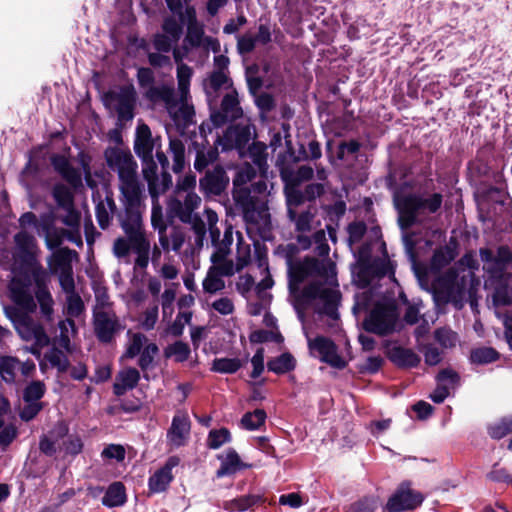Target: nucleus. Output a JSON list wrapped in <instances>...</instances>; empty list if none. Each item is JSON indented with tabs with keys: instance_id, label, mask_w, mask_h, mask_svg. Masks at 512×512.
I'll return each mask as SVG.
<instances>
[{
	"instance_id": "obj_29",
	"label": "nucleus",
	"mask_w": 512,
	"mask_h": 512,
	"mask_svg": "<svg viewBox=\"0 0 512 512\" xmlns=\"http://www.w3.org/2000/svg\"><path fill=\"white\" fill-rule=\"evenodd\" d=\"M142 162V174L143 178L146 180L148 184L149 193L152 197L158 195L157 185H158V174H157V164L154 161L153 156L141 159Z\"/></svg>"
},
{
	"instance_id": "obj_3",
	"label": "nucleus",
	"mask_w": 512,
	"mask_h": 512,
	"mask_svg": "<svg viewBox=\"0 0 512 512\" xmlns=\"http://www.w3.org/2000/svg\"><path fill=\"white\" fill-rule=\"evenodd\" d=\"M443 203L441 193H433L424 198L419 194L410 193L395 199V207L398 211V223L401 229L406 230L417 223V216L421 212L437 213Z\"/></svg>"
},
{
	"instance_id": "obj_50",
	"label": "nucleus",
	"mask_w": 512,
	"mask_h": 512,
	"mask_svg": "<svg viewBox=\"0 0 512 512\" xmlns=\"http://www.w3.org/2000/svg\"><path fill=\"white\" fill-rule=\"evenodd\" d=\"M225 283L221 276L212 272L209 268L206 278L203 280V289L205 292L213 294L224 289Z\"/></svg>"
},
{
	"instance_id": "obj_64",
	"label": "nucleus",
	"mask_w": 512,
	"mask_h": 512,
	"mask_svg": "<svg viewBox=\"0 0 512 512\" xmlns=\"http://www.w3.org/2000/svg\"><path fill=\"white\" fill-rule=\"evenodd\" d=\"M27 405H25L22 410L20 411V418L25 421H31L33 420L39 412L42 410V404L39 402H26Z\"/></svg>"
},
{
	"instance_id": "obj_39",
	"label": "nucleus",
	"mask_w": 512,
	"mask_h": 512,
	"mask_svg": "<svg viewBox=\"0 0 512 512\" xmlns=\"http://www.w3.org/2000/svg\"><path fill=\"white\" fill-rule=\"evenodd\" d=\"M281 176L285 182L284 193L287 206L298 207L302 205L306 201L303 191L297 189V186H292V184L288 181V176L286 173L282 172Z\"/></svg>"
},
{
	"instance_id": "obj_51",
	"label": "nucleus",
	"mask_w": 512,
	"mask_h": 512,
	"mask_svg": "<svg viewBox=\"0 0 512 512\" xmlns=\"http://www.w3.org/2000/svg\"><path fill=\"white\" fill-rule=\"evenodd\" d=\"M487 479L496 483H505L512 486V474L504 467H499L498 463L492 466V469L486 475Z\"/></svg>"
},
{
	"instance_id": "obj_59",
	"label": "nucleus",
	"mask_w": 512,
	"mask_h": 512,
	"mask_svg": "<svg viewBox=\"0 0 512 512\" xmlns=\"http://www.w3.org/2000/svg\"><path fill=\"white\" fill-rule=\"evenodd\" d=\"M85 309L84 302L81 297L74 293L67 298V313L72 317H79Z\"/></svg>"
},
{
	"instance_id": "obj_12",
	"label": "nucleus",
	"mask_w": 512,
	"mask_h": 512,
	"mask_svg": "<svg viewBox=\"0 0 512 512\" xmlns=\"http://www.w3.org/2000/svg\"><path fill=\"white\" fill-rule=\"evenodd\" d=\"M123 329L118 317L107 311H98L93 314V330L97 340L102 344H110L116 335Z\"/></svg>"
},
{
	"instance_id": "obj_9",
	"label": "nucleus",
	"mask_w": 512,
	"mask_h": 512,
	"mask_svg": "<svg viewBox=\"0 0 512 512\" xmlns=\"http://www.w3.org/2000/svg\"><path fill=\"white\" fill-rule=\"evenodd\" d=\"M424 496L411 488V482L403 481L389 497L385 509L388 512H404L421 506Z\"/></svg>"
},
{
	"instance_id": "obj_18",
	"label": "nucleus",
	"mask_w": 512,
	"mask_h": 512,
	"mask_svg": "<svg viewBox=\"0 0 512 512\" xmlns=\"http://www.w3.org/2000/svg\"><path fill=\"white\" fill-rule=\"evenodd\" d=\"M53 169L74 189L82 187V175L80 171L74 168L69 160L61 154H53L50 157Z\"/></svg>"
},
{
	"instance_id": "obj_34",
	"label": "nucleus",
	"mask_w": 512,
	"mask_h": 512,
	"mask_svg": "<svg viewBox=\"0 0 512 512\" xmlns=\"http://www.w3.org/2000/svg\"><path fill=\"white\" fill-rule=\"evenodd\" d=\"M191 349L190 346L181 340L175 341L172 344H169L164 349V357L171 358L174 357V361L177 363H183L187 361L190 357Z\"/></svg>"
},
{
	"instance_id": "obj_53",
	"label": "nucleus",
	"mask_w": 512,
	"mask_h": 512,
	"mask_svg": "<svg viewBox=\"0 0 512 512\" xmlns=\"http://www.w3.org/2000/svg\"><path fill=\"white\" fill-rule=\"evenodd\" d=\"M314 175L313 168L308 165L300 166L294 174H289L288 181L292 186H299L302 182L312 179Z\"/></svg>"
},
{
	"instance_id": "obj_22",
	"label": "nucleus",
	"mask_w": 512,
	"mask_h": 512,
	"mask_svg": "<svg viewBox=\"0 0 512 512\" xmlns=\"http://www.w3.org/2000/svg\"><path fill=\"white\" fill-rule=\"evenodd\" d=\"M140 380V373L134 367L126 368L120 371L113 384V393L117 396H123L128 390L134 389Z\"/></svg>"
},
{
	"instance_id": "obj_54",
	"label": "nucleus",
	"mask_w": 512,
	"mask_h": 512,
	"mask_svg": "<svg viewBox=\"0 0 512 512\" xmlns=\"http://www.w3.org/2000/svg\"><path fill=\"white\" fill-rule=\"evenodd\" d=\"M204 37L203 25L198 23L195 25L187 26V34L185 41L188 42L192 47H199Z\"/></svg>"
},
{
	"instance_id": "obj_31",
	"label": "nucleus",
	"mask_w": 512,
	"mask_h": 512,
	"mask_svg": "<svg viewBox=\"0 0 512 512\" xmlns=\"http://www.w3.org/2000/svg\"><path fill=\"white\" fill-rule=\"evenodd\" d=\"M267 419L264 409L257 408L252 412H246L240 421L241 427L248 431L260 429Z\"/></svg>"
},
{
	"instance_id": "obj_36",
	"label": "nucleus",
	"mask_w": 512,
	"mask_h": 512,
	"mask_svg": "<svg viewBox=\"0 0 512 512\" xmlns=\"http://www.w3.org/2000/svg\"><path fill=\"white\" fill-rule=\"evenodd\" d=\"M485 154L484 148L479 149L475 159L468 163L469 171L476 177H485L490 174L491 167Z\"/></svg>"
},
{
	"instance_id": "obj_37",
	"label": "nucleus",
	"mask_w": 512,
	"mask_h": 512,
	"mask_svg": "<svg viewBox=\"0 0 512 512\" xmlns=\"http://www.w3.org/2000/svg\"><path fill=\"white\" fill-rule=\"evenodd\" d=\"M173 479V475H169L163 470L158 469L148 479L149 492L152 494L165 492Z\"/></svg>"
},
{
	"instance_id": "obj_49",
	"label": "nucleus",
	"mask_w": 512,
	"mask_h": 512,
	"mask_svg": "<svg viewBox=\"0 0 512 512\" xmlns=\"http://www.w3.org/2000/svg\"><path fill=\"white\" fill-rule=\"evenodd\" d=\"M348 242L349 244H355L362 240L367 232V225L364 221H354L348 224Z\"/></svg>"
},
{
	"instance_id": "obj_24",
	"label": "nucleus",
	"mask_w": 512,
	"mask_h": 512,
	"mask_svg": "<svg viewBox=\"0 0 512 512\" xmlns=\"http://www.w3.org/2000/svg\"><path fill=\"white\" fill-rule=\"evenodd\" d=\"M190 427L191 423L188 416L175 415L167 432V437L173 445L177 447L182 446L186 436L190 432Z\"/></svg>"
},
{
	"instance_id": "obj_35",
	"label": "nucleus",
	"mask_w": 512,
	"mask_h": 512,
	"mask_svg": "<svg viewBox=\"0 0 512 512\" xmlns=\"http://www.w3.org/2000/svg\"><path fill=\"white\" fill-rule=\"evenodd\" d=\"M169 150L173 155L172 170L174 173H181L185 167V146L179 138H171Z\"/></svg>"
},
{
	"instance_id": "obj_38",
	"label": "nucleus",
	"mask_w": 512,
	"mask_h": 512,
	"mask_svg": "<svg viewBox=\"0 0 512 512\" xmlns=\"http://www.w3.org/2000/svg\"><path fill=\"white\" fill-rule=\"evenodd\" d=\"M52 196L57 205L62 208H72L74 205V195L72 191L63 183H56L52 188Z\"/></svg>"
},
{
	"instance_id": "obj_13",
	"label": "nucleus",
	"mask_w": 512,
	"mask_h": 512,
	"mask_svg": "<svg viewBox=\"0 0 512 512\" xmlns=\"http://www.w3.org/2000/svg\"><path fill=\"white\" fill-rule=\"evenodd\" d=\"M229 177L220 164L207 170L199 180V190L205 197L220 196L229 186Z\"/></svg>"
},
{
	"instance_id": "obj_30",
	"label": "nucleus",
	"mask_w": 512,
	"mask_h": 512,
	"mask_svg": "<svg viewBox=\"0 0 512 512\" xmlns=\"http://www.w3.org/2000/svg\"><path fill=\"white\" fill-rule=\"evenodd\" d=\"M500 359V353L493 347H478L470 351L469 360L472 364L486 365Z\"/></svg>"
},
{
	"instance_id": "obj_16",
	"label": "nucleus",
	"mask_w": 512,
	"mask_h": 512,
	"mask_svg": "<svg viewBox=\"0 0 512 512\" xmlns=\"http://www.w3.org/2000/svg\"><path fill=\"white\" fill-rule=\"evenodd\" d=\"M73 255H77L76 251L67 247L55 254V264L61 269L59 275L60 286L65 293L70 295L75 293V282L71 266Z\"/></svg>"
},
{
	"instance_id": "obj_40",
	"label": "nucleus",
	"mask_w": 512,
	"mask_h": 512,
	"mask_svg": "<svg viewBox=\"0 0 512 512\" xmlns=\"http://www.w3.org/2000/svg\"><path fill=\"white\" fill-rule=\"evenodd\" d=\"M242 366L238 358H215L211 370L223 374L236 373Z\"/></svg>"
},
{
	"instance_id": "obj_48",
	"label": "nucleus",
	"mask_w": 512,
	"mask_h": 512,
	"mask_svg": "<svg viewBox=\"0 0 512 512\" xmlns=\"http://www.w3.org/2000/svg\"><path fill=\"white\" fill-rule=\"evenodd\" d=\"M200 203H201V198L196 193L189 192V193H187L183 204L181 201H179L177 199L174 201V210L180 214L181 211L183 210V206H184L187 215H189L192 211H194L196 208H198Z\"/></svg>"
},
{
	"instance_id": "obj_28",
	"label": "nucleus",
	"mask_w": 512,
	"mask_h": 512,
	"mask_svg": "<svg viewBox=\"0 0 512 512\" xmlns=\"http://www.w3.org/2000/svg\"><path fill=\"white\" fill-rule=\"evenodd\" d=\"M296 368V359L290 352H284L281 355L271 358L267 362L268 371L277 375H283L293 371Z\"/></svg>"
},
{
	"instance_id": "obj_8",
	"label": "nucleus",
	"mask_w": 512,
	"mask_h": 512,
	"mask_svg": "<svg viewBox=\"0 0 512 512\" xmlns=\"http://www.w3.org/2000/svg\"><path fill=\"white\" fill-rule=\"evenodd\" d=\"M301 298L310 302L317 298L323 300V313L332 319L338 318V305L341 300V294L337 290L324 288L319 281H313L306 285L301 293Z\"/></svg>"
},
{
	"instance_id": "obj_17",
	"label": "nucleus",
	"mask_w": 512,
	"mask_h": 512,
	"mask_svg": "<svg viewBox=\"0 0 512 512\" xmlns=\"http://www.w3.org/2000/svg\"><path fill=\"white\" fill-rule=\"evenodd\" d=\"M19 336L25 341H35L37 347H44L50 343V339L44 327L36 322L31 316L27 317L17 328Z\"/></svg>"
},
{
	"instance_id": "obj_6",
	"label": "nucleus",
	"mask_w": 512,
	"mask_h": 512,
	"mask_svg": "<svg viewBox=\"0 0 512 512\" xmlns=\"http://www.w3.org/2000/svg\"><path fill=\"white\" fill-rule=\"evenodd\" d=\"M397 319L398 311L394 302H378L363 320L362 326L366 332L387 336L394 332Z\"/></svg>"
},
{
	"instance_id": "obj_46",
	"label": "nucleus",
	"mask_w": 512,
	"mask_h": 512,
	"mask_svg": "<svg viewBox=\"0 0 512 512\" xmlns=\"http://www.w3.org/2000/svg\"><path fill=\"white\" fill-rule=\"evenodd\" d=\"M45 391L46 387L42 381H32L23 391V400L25 402H38L44 396Z\"/></svg>"
},
{
	"instance_id": "obj_55",
	"label": "nucleus",
	"mask_w": 512,
	"mask_h": 512,
	"mask_svg": "<svg viewBox=\"0 0 512 512\" xmlns=\"http://www.w3.org/2000/svg\"><path fill=\"white\" fill-rule=\"evenodd\" d=\"M17 307L14 306H8L5 308V313L7 317L11 320V322L14 325V328H17L27 317H29V313H32L33 311H29L27 309H24L18 305Z\"/></svg>"
},
{
	"instance_id": "obj_63",
	"label": "nucleus",
	"mask_w": 512,
	"mask_h": 512,
	"mask_svg": "<svg viewBox=\"0 0 512 512\" xmlns=\"http://www.w3.org/2000/svg\"><path fill=\"white\" fill-rule=\"evenodd\" d=\"M383 363L384 360L381 356H370L367 358L366 363L359 367V372L375 374L381 369Z\"/></svg>"
},
{
	"instance_id": "obj_15",
	"label": "nucleus",
	"mask_w": 512,
	"mask_h": 512,
	"mask_svg": "<svg viewBox=\"0 0 512 512\" xmlns=\"http://www.w3.org/2000/svg\"><path fill=\"white\" fill-rule=\"evenodd\" d=\"M251 139L250 125L235 124L229 126L223 134L218 136L215 144L220 145L223 151L244 149Z\"/></svg>"
},
{
	"instance_id": "obj_61",
	"label": "nucleus",
	"mask_w": 512,
	"mask_h": 512,
	"mask_svg": "<svg viewBox=\"0 0 512 512\" xmlns=\"http://www.w3.org/2000/svg\"><path fill=\"white\" fill-rule=\"evenodd\" d=\"M229 77L223 71H212L208 78V85L206 87L210 88L213 92H217L229 81ZM207 93H209L206 90Z\"/></svg>"
},
{
	"instance_id": "obj_23",
	"label": "nucleus",
	"mask_w": 512,
	"mask_h": 512,
	"mask_svg": "<svg viewBox=\"0 0 512 512\" xmlns=\"http://www.w3.org/2000/svg\"><path fill=\"white\" fill-rule=\"evenodd\" d=\"M221 460L220 467L216 471L217 478H223L228 475H233L237 471L246 469L249 467L248 464L243 463L234 448H229L226 451V456H218Z\"/></svg>"
},
{
	"instance_id": "obj_2",
	"label": "nucleus",
	"mask_w": 512,
	"mask_h": 512,
	"mask_svg": "<svg viewBox=\"0 0 512 512\" xmlns=\"http://www.w3.org/2000/svg\"><path fill=\"white\" fill-rule=\"evenodd\" d=\"M104 158L110 169H117L125 212L140 209L142 188L137 178L138 165L130 150L108 147Z\"/></svg>"
},
{
	"instance_id": "obj_7",
	"label": "nucleus",
	"mask_w": 512,
	"mask_h": 512,
	"mask_svg": "<svg viewBox=\"0 0 512 512\" xmlns=\"http://www.w3.org/2000/svg\"><path fill=\"white\" fill-rule=\"evenodd\" d=\"M334 264H325L323 261L306 256L302 261L292 264L289 268V289L293 291L297 289L304 280L310 276L327 277L329 269H333Z\"/></svg>"
},
{
	"instance_id": "obj_4",
	"label": "nucleus",
	"mask_w": 512,
	"mask_h": 512,
	"mask_svg": "<svg viewBox=\"0 0 512 512\" xmlns=\"http://www.w3.org/2000/svg\"><path fill=\"white\" fill-rule=\"evenodd\" d=\"M434 300L437 304L453 303L456 307L462 306L466 291L465 276L459 277L458 272L450 268L438 276L431 284Z\"/></svg>"
},
{
	"instance_id": "obj_45",
	"label": "nucleus",
	"mask_w": 512,
	"mask_h": 512,
	"mask_svg": "<svg viewBox=\"0 0 512 512\" xmlns=\"http://www.w3.org/2000/svg\"><path fill=\"white\" fill-rule=\"evenodd\" d=\"M158 353L159 347L156 343L147 344L139 354L140 357L138 359V366L140 369L142 371L148 370L152 366L154 358L158 355Z\"/></svg>"
},
{
	"instance_id": "obj_41",
	"label": "nucleus",
	"mask_w": 512,
	"mask_h": 512,
	"mask_svg": "<svg viewBox=\"0 0 512 512\" xmlns=\"http://www.w3.org/2000/svg\"><path fill=\"white\" fill-rule=\"evenodd\" d=\"M488 435L495 440H500L512 433V417H503L498 422L487 428Z\"/></svg>"
},
{
	"instance_id": "obj_1",
	"label": "nucleus",
	"mask_w": 512,
	"mask_h": 512,
	"mask_svg": "<svg viewBox=\"0 0 512 512\" xmlns=\"http://www.w3.org/2000/svg\"><path fill=\"white\" fill-rule=\"evenodd\" d=\"M14 273L15 275L9 284L11 300L24 309L35 311L36 303L30 293V286L34 283L35 289H37L48 284L50 281L49 272L43 268L31 252H26L20 255Z\"/></svg>"
},
{
	"instance_id": "obj_33",
	"label": "nucleus",
	"mask_w": 512,
	"mask_h": 512,
	"mask_svg": "<svg viewBox=\"0 0 512 512\" xmlns=\"http://www.w3.org/2000/svg\"><path fill=\"white\" fill-rule=\"evenodd\" d=\"M35 298L39 303L42 315L50 320L53 314V298L49 291L48 284L34 290Z\"/></svg>"
},
{
	"instance_id": "obj_27",
	"label": "nucleus",
	"mask_w": 512,
	"mask_h": 512,
	"mask_svg": "<svg viewBox=\"0 0 512 512\" xmlns=\"http://www.w3.org/2000/svg\"><path fill=\"white\" fill-rule=\"evenodd\" d=\"M264 501L263 497L255 494L241 495L223 502V509L229 512H243Z\"/></svg>"
},
{
	"instance_id": "obj_56",
	"label": "nucleus",
	"mask_w": 512,
	"mask_h": 512,
	"mask_svg": "<svg viewBox=\"0 0 512 512\" xmlns=\"http://www.w3.org/2000/svg\"><path fill=\"white\" fill-rule=\"evenodd\" d=\"M163 31L171 36L173 41H178L183 33L182 24L173 17H167L162 24Z\"/></svg>"
},
{
	"instance_id": "obj_43",
	"label": "nucleus",
	"mask_w": 512,
	"mask_h": 512,
	"mask_svg": "<svg viewBox=\"0 0 512 512\" xmlns=\"http://www.w3.org/2000/svg\"><path fill=\"white\" fill-rule=\"evenodd\" d=\"M378 507V498L375 496H364L351 503L344 512H375Z\"/></svg>"
},
{
	"instance_id": "obj_60",
	"label": "nucleus",
	"mask_w": 512,
	"mask_h": 512,
	"mask_svg": "<svg viewBox=\"0 0 512 512\" xmlns=\"http://www.w3.org/2000/svg\"><path fill=\"white\" fill-rule=\"evenodd\" d=\"M192 73V69L185 64H182L177 69L178 88L182 94L188 91Z\"/></svg>"
},
{
	"instance_id": "obj_5",
	"label": "nucleus",
	"mask_w": 512,
	"mask_h": 512,
	"mask_svg": "<svg viewBox=\"0 0 512 512\" xmlns=\"http://www.w3.org/2000/svg\"><path fill=\"white\" fill-rule=\"evenodd\" d=\"M121 228L128 236L132 249L137 254L135 265L139 268H146L149 263L150 243L142 229L140 209L125 212V217L121 220Z\"/></svg>"
},
{
	"instance_id": "obj_20",
	"label": "nucleus",
	"mask_w": 512,
	"mask_h": 512,
	"mask_svg": "<svg viewBox=\"0 0 512 512\" xmlns=\"http://www.w3.org/2000/svg\"><path fill=\"white\" fill-rule=\"evenodd\" d=\"M157 141H160V137L153 138L151 130L147 124L143 123L138 125L134 140L135 154L140 159L152 157Z\"/></svg>"
},
{
	"instance_id": "obj_47",
	"label": "nucleus",
	"mask_w": 512,
	"mask_h": 512,
	"mask_svg": "<svg viewBox=\"0 0 512 512\" xmlns=\"http://www.w3.org/2000/svg\"><path fill=\"white\" fill-rule=\"evenodd\" d=\"M240 204L242 207L243 219L245 220V222L250 224H257V203L255 199L249 195H246L244 198L240 200Z\"/></svg>"
},
{
	"instance_id": "obj_62",
	"label": "nucleus",
	"mask_w": 512,
	"mask_h": 512,
	"mask_svg": "<svg viewBox=\"0 0 512 512\" xmlns=\"http://www.w3.org/2000/svg\"><path fill=\"white\" fill-rule=\"evenodd\" d=\"M125 449L120 444H110L102 451V457L107 459H115L121 462L125 459Z\"/></svg>"
},
{
	"instance_id": "obj_25",
	"label": "nucleus",
	"mask_w": 512,
	"mask_h": 512,
	"mask_svg": "<svg viewBox=\"0 0 512 512\" xmlns=\"http://www.w3.org/2000/svg\"><path fill=\"white\" fill-rule=\"evenodd\" d=\"M118 105L117 114L120 120H131L134 116L133 108L135 102V92L133 87H126L117 95Z\"/></svg>"
},
{
	"instance_id": "obj_57",
	"label": "nucleus",
	"mask_w": 512,
	"mask_h": 512,
	"mask_svg": "<svg viewBox=\"0 0 512 512\" xmlns=\"http://www.w3.org/2000/svg\"><path fill=\"white\" fill-rule=\"evenodd\" d=\"M434 338L442 347L449 348L455 345L456 334L447 328H437Z\"/></svg>"
},
{
	"instance_id": "obj_26",
	"label": "nucleus",
	"mask_w": 512,
	"mask_h": 512,
	"mask_svg": "<svg viewBox=\"0 0 512 512\" xmlns=\"http://www.w3.org/2000/svg\"><path fill=\"white\" fill-rule=\"evenodd\" d=\"M126 501V488L120 481H115L110 484L102 498V504L108 508L122 506Z\"/></svg>"
},
{
	"instance_id": "obj_19",
	"label": "nucleus",
	"mask_w": 512,
	"mask_h": 512,
	"mask_svg": "<svg viewBox=\"0 0 512 512\" xmlns=\"http://www.w3.org/2000/svg\"><path fill=\"white\" fill-rule=\"evenodd\" d=\"M389 361L399 369L416 368L421 362L420 356L410 348L392 346L386 350Z\"/></svg>"
},
{
	"instance_id": "obj_14",
	"label": "nucleus",
	"mask_w": 512,
	"mask_h": 512,
	"mask_svg": "<svg viewBox=\"0 0 512 512\" xmlns=\"http://www.w3.org/2000/svg\"><path fill=\"white\" fill-rule=\"evenodd\" d=\"M310 350H315L320 354V360L333 368L344 369L346 361L338 354L335 342L325 336L318 335L308 341Z\"/></svg>"
},
{
	"instance_id": "obj_10",
	"label": "nucleus",
	"mask_w": 512,
	"mask_h": 512,
	"mask_svg": "<svg viewBox=\"0 0 512 512\" xmlns=\"http://www.w3.org/2000/svg\"><path fill=\"white\" fill-rule=\"evenodd\" d=\"M137 80L140 87H149L145 96L151 102L163 101L167 105H175L177 103L175 98V91L173 87L162 85L154 86L155 76L153 71L147 67H141L137 71Z\"/></svg>"
},
{
	"instance_id": "obj_42",
	"label": "nucleus",
	"mask_w": 512,
	"mask_h": 512,
	"mask_svg": "<svg viewBox=\"0 0 512 512\" xmlns=\"http://www.w3.org/2000/svg\"><path fill=\"white\" fill-rule=\"evenodd\" d=\"M45 359L52 367H56L59 373H65L70 367L68 357L56 347L51 348V350L45 354Z\"/></svg>"
},
{
	"instance_id": "obj_44",
	"label": "nucleus",
	"mask_w": 512,
	"mask_h": 512,
	"mask_svg": "<svg viewBox=\"0 0 512 512\" xmlns=\"http://www.w3.org/2000/svg\"><path fill=\"white\" fill-rule=\"evenodd\" d=\"M232 439L230 431L222 427L220 429H212L208 433L207 446L210 449H218L224 443L230 442Z\"/></svg>"
},
{
	"instance_id": "obj_21",
	"label": "nucleus",
	"mask_w": 512,
	"mask_h": 512,
	"mask_svg": "<svg viewBox=\"0 0 512 512\" xmlns=\"http://www.w3.org/2000/svg\"><path fill=\"white\" fill-rule=\"evenodd\" d=\"M459 243L455 237H451L449 242L435 249L430 261L431 270L439 272L441 269L449 265L458 255Z\"/></svg>"
},
{
	"instance_id": "obj_32",
	"label": "nucleus",
	"mask_w": 512,
	"mask_h": 512,
	"mask_svg": "<svg viewBox=\"0 0 512 512\" xmlns=\"http://www.w3.org/2000/svg\"><path fill=\"white\" fill-rule=\"evenodd\" d=\"M364 272L368 273L373 277L383 278L387 275L395 274L394 266L389 259L376 258L366 267Z\"/></svg>"
},
{
	"instance_id": "obj_11",
	"label": "nucleus",
	"mask_w": 512,
	"mask_h": 512,
	"mask_svg": "<svg viewBox=\"0 0 512 512\" xmlns=\"http://www.w3.org/2000/svg\"><path fill=\"white\" fill-rule=\"evenodd\" d=\"M243 116V109L240 106L238 93L234 89L222 98L220 109L210 114V120L215 128L224 126L227 122H233Z\"/></svg>"
},
{
	"instance_id": "obj_58",
	"label": "nucleus",
	"mask_w": 512,
	"mask_h": 512,
	"mask_svg": "<svg viewBox=\"0 0 512 512\" xmlns=\"http://www.w3.org/2000/svg\"><path fill=\"white\" fill-rule=\"evenodd\" d=\"M18 435L17 427L14 424H8L0 431V449L5 451Z\"/></svg>"
},
{
	"instance_id": "obj_52",
	"label": "nucleus",
	"mask_w": 512,
	"mask_h": 512,
	"mask_svg": "<svg viewBox=\"0 0 512 512\" xmlns=\"http://www.w3.org/2000/svg\"><path fill=\"white\" fill-rule=\"evenodd\" d=\"M145 340H146V336L144 334H142V333L133 334L131 341L128 344L123 356L127 359L135 358L142 351L143 343Z\"/></svg>"
}]
</instances>
